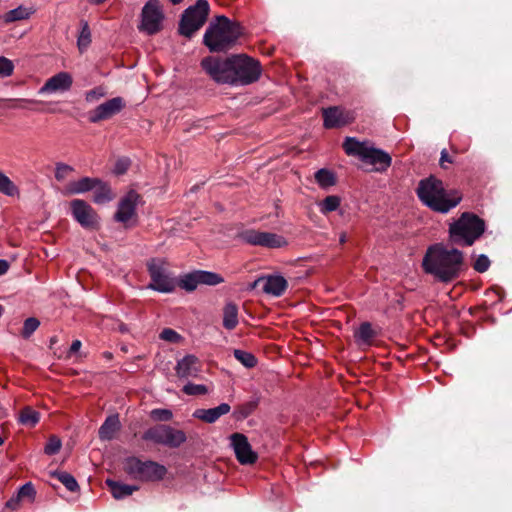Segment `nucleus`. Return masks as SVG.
<instances>
[{"label":"nucleus","instance_id":"ddd939ff","mask_svg":"<svg viewBox=\"0 0 512 512\" xmlns=\"http://www.w3.org/2000/svg\"><path fill=\"white\" fill-rule=\"evenodd\" d=\"M163 18L164 15L159 1L148 0L142 9L139 30L153 35L160 31Z\"/></svg>","mask_w":512,"mask_h":512},{"label":"nucleus","instance_id":"e2e57ef3","mask_svg":"<svg viewBox=\"0 0 512 512\" xmlns=\"http://www.w3.org/2000/svg\"><path fill=\"white\" fill-rule=\"evenodd\" d=\"M3 307L0 305V317L2 316Z\"/></svg>","mask_w":512,"mask_h":512},{"label":"nucleus","instance_id":"bb28decb","mask_svg":"<svg viewBox=\"0 0 512 512\" xmlns=\"http://www.w3.org/2000/svg\"><path fill=\"white\" fill-rule=\"evenodd\" d=\"M113 193L110 186L101 180L94 188L93 201L96 204H105L113 199Z\"/></svg>","mask_w":512,"mask_h":512},{"label":"nucleus","instance_id":"4468645a","mask_svg":"<svg viewBox=\"0 0 512 512\" xmlns=\"http://www.w3.org/2000/svg\"><path fill=\"white\" fill-rule=\"evenodd\" d=\"M322 116L323 125L326 129L343 127L355 120V114L353 111L339 106L323 108Z\"/></svg>","mask_w":512,"mask_h":512},{"label":"nucleus","instance_id":"9d476101","mask_svg":"<svg viewBox=\"0 0 512 512\" xmlns=\"http://www.w3.org/2000/svg\"><path fill=\"white\" fill-rule=\"evenodd\" d=\"M142 439L168 448H178L186 442L187 436L183 430L170 425L158 424L148 428L142 435Z\"/></svg>","mask_w":512,"mask_h":512},{"label":"nucleus","instance_id":"423d86ee","mask_svg":"<svg viewBox=\"0 0 512 512\" xmlns=\"http://www.w3.org/2000/svg\"><path fill=\"white\" fill-rule=\"evenodd\" d=\"M342 146L347 155L358 157L362 162L374 166L376 172H385L392 164V158L387 152L373 147L368 141L346 137Z\"/></svg>","mask_w":512,"mask_h":512},{"label":"nucleus","instance_id":"37998d69","mask_svg":"<svg viewBox=\"0 0 512 512\" xmlns=\"http://www.w3.org/2000/svg\"><path fill=\"white\" fill-rule=\"evenodd\" d=\"M13 71V62L4 56H0V78H6L11 76L13 74Z\"/></svg>","mask_w":512,"mask_h":512},{"label":"nucleus","instance_id":"f704fd0d","mask_svg":"<svg viewBox=\"0 0 512 512\" xmlns=\"http://www.w3.org/2000/svg\"><path fill=\"white\" fill-rule=\"evenodd\" d=\"M52 476L57 478L71 492L79 489L76 479L67 472H55Z\"/></svg>","mask_w":512,"mask_h":512},{"label":"nucleus","instance_id":"aec40b11","mask_svg":"<svg viewBox=\"0 0 512 512\" xmlns=\"http://www.w3.org/2000/svg\"><path fill=\"white\" fill-rule=\"evenodd\" d=\"M261 281H265L263 286V291L266 294H270L276 297H279L284 294L288 287V283L286 279L281 275H270L266 278L260 277L254 281L252 284V288H255L257 284Z\"/></svg>","mask_w":512,"mask_h":512},{"label":"nucleus","instance_id":"680f3d73","mask_svg":"<svg viewBox=\"0 0 512 512\" xmlns=\"http://www.w3.org/2000/svg\"><path fill=\"white\" fill-rule=\"evenodd\" d=\"M23 102H28V103H34L35 101L34 100H22Z\"/></svg>","mask_w":512,"mask_h":512},{"label":"nucleus","instance_id":"a19ab883","mask_svg":"<svg viewBox=\"0 0 512 512\" xmlns=\"http://www.w3.org/2000/svg\"><path fill=\"white\" fill-rule=\"evenodd\" d=\"M17 495L18 498L21 499V501L28 500L29 502H33L36 495V491L32 483L29 482L20 487Z\"/></svg>","mask_w":512,"mask_h":512},{"label":"nucleus","instance_id":"052dcab7","mask_svg":"<svg viewBox=\"0 0 512 512\" xmlns=\"http://www.w3.org/2000/svg\"><path fill=\"white\" fill-rule=\"evenodd\" d=\"M50 342H51V344L55 343L56 342V337H52Z\"/></svg>","mask_w":512,"mask_h":512},{"label":"nucleus","instance_id":"f8f14e48","mask_svg":"<svg viewBox=\"0 0 512 512\" xmlns=\"http://www.w3.org/2000/svg\"><path fill=\"white\" fill-rule=\"evenodd\" d=\"M70 209L74 219L85 229L98 230L100 217L95 209L86 201L74 199L70 202Z\"/></svg>","mask_w":512,"mask_h":512},{"label":"nucleus","instance_id":"cd10ccee","mask_svg":"<svg viewBox=\"0 0 512 512\" xmlns=\"http://www.w3.org/2000/svg\"><path fill=\"white\" fill-rule=\"evenodd\" d=\"M314 177H315L317 184L323 189L332 187V186L336 185V183H337V178H336L335 173L326 168L319 169L315 173Z\"/></svg>","mask_w":512,"mask_h":512},{"label":"nucleus","instance_id":"de8ad7c7","mask_svg":"<svg viewBox=\"0 0 512 512\" xmlns=\"http://www.w3.org/2000/svg\"><path fill=\"white\" fill-rule=\"evenodd\" d=\"M160 339L171 342V343H177L181 340V335L178 334L175 330L171 328H165L161 331L159 335Z\"/></svg>","mask_w":512,"mask_h":512},{"label":"nucleus","instance_id":"4d7b16f0","mask_svg":"<svg viewBox=\"0 0 512 512\" xmlns=\"http://www.w3.org/2000/svg\"><path fill=\"white\" fill-rule=\"evenodd\" d=\"M90 3H93V4H101L103 3L105 0H88Z\"/></svg>","mask_w":512,"mask_h":512},{"label":"nucleus","instance_id":"09e8293b","mask_svg":"<svg viewBox=\"0 0 512 512\" xmlns=\"http://www.w3.org/2000/svg\"><path fill=\"white\" fill-rule=\"evenodd\" d=\"M131 161L128 158H120L116 161L113 172L116 175H123L127 172L130 167Z\"/></svg>","mask_w":512,"mask_h":512},{"label":"nucleus","instance_id":"79ce46f5","mask_svg":"<svg viewBox=\"0 0 512 512\" xmlns=\"http://www.w3.org/2000/svg\"><path fill=\"white\" fill-rule=\"evenodd\" d=\"M91 42V33L88 24L85 22L82 30L80 32V35L78 37V47L80 50H83L88 47V45Z\"/></svg>","mask_w":512,"mask_h":512},{"label":"nucleus","instance_id":"e433bc0d","mask_svg":"<svg viewBox=\"0 0 512 512\" xmlns=\"http://www.w3.org/2000/svg\"><path fill=\"white\" fill-rule=\"evenodd\" d=\"M258 401H249L240 406L235 410V416L237 419H245L251 415L257 408Z\"/></svg>","mask_w":512,"mask_h":512},{"label":"nucleus","instance_id":"f03ea898","mask_svg":"<svg viewBox=\"0 0 512 512\" xmlns=\"http://www.w3.org/2000/svg\"><path fill=\"white\" fill-rule=\"evenodd\" d=\"M464 263L463 253L458 249H447L442 244L430 246L423 258L426 273L440 282H452L460 275Z\"/></svg>","mask_w":512,"mask_h":512},{"label":"nucleus","instance_id":"473e14b6","mask_svg":"<svg viewBox=\"0 0 512 512\" xmlns=\"http://www.w3.org/2000/svg\"><path fill=\"white\" fill-rule=\"evenodd\" d=\"M198 285L200 283L198 282L197 271L185 274L179 280V286L188 292L194 291Z\"/></svg>","mask_w":512,"mask_h":512},{"label":"nucleus","instance_id":"a18cd8bd","mask_svg":"<svg viewBox=\"0 0 512 512\" xmlns=\"http://www.w3.org/2000/svg\"><path fill=\"white\" fill-rule=\"evenodd\" d=\"M489 267H490V260L484 254L479 255L476 258L475 262L473 263L474 270L479 273L486 272L489 269Z\"/></svg>","mask_w":512,"mask_h":512},{"label":"nucleus","instance_id":"7c9ffc66","mask_svg":"<svg viewBox=\"0 0 512 512\" xmlns=\"http://www.w3.org/2000/svg\"><path fill=\"white\" fill-rule=\"evenodd\" d=\"M197 275L198 282L203 285L215 286L224 282V279L214 272L197 270Z\"/></svg>","mask_w":512,"mask_h":512},{"label":"nucleus","instance_id":"4c0bfd02","mask_svg":"<svg viewBox=\"0 0 512 512\" xmlns=\"http://www.w3.org/2000/svg\"><path fill=\"white\" fill-rule=\"evenodd\" d=\"M150 418L157 422H167L172 420L173 413L170 409L156 408L151 410Z\"/></svg>","mask_w":512,"mask_h":512},{"label":"nucleus","instance_id":"13d9d810","mask_svg":"<svg viewBox=\"0 0 512 512\" xmlns=\"http://www.w3.org/2000/svg\"><path fill=\"white\" fill-rule=\"evenodd\" d=\"M183 0H170V2L174 5H177L179 3H181Z\"/></svg>","mask_w":512,"mask_h":512},{"label":"nucleus","instance_id":"bf43d9fd","mask_svg":"<svg viewBox=\"0 0 512 512\" xmlns=\"http://www.w3.org/2000/svg\"><path fill=\"white\" fill-rule=\"evenodd\" d=\"M451 149H452V151H453V152H455V153H457V152L459 151V150H457V149L455 148L454 144H452V145H451Z\"/></svg>","mask_w":512,"mask_h":512},{"label":"nucleus","instance_id":"6ab92c4d","mask_svg":"<svg viewBox=\"0 0 512 512\" xmlns=\"http://www.w3.org/2000/svg\"><path fill=\"white\" fill-rule=\"evenodd\" d=\"M175 371L179 378H196L201 372L200 361L195 355H186L177 362Z\"/></svg>","mask_w":512,"mask_h":512},{"label":"nucleus","instance_id":"1a4fd4ad","mask_svg":"<svg viewBox=\"0 0 512 512\" xmlns=\"http://www.w3.org/2000/svg\"><path fill=\"white\" fill-rule=\"evenodd\" d=\"M210 7L207 0H197L195 5L189 6L182 14L179 22V33L190 38L206 22Z\"/></svg>","mask_w":512,"mask_h":512},{"label":"nucleus","instance_id":"8fccbe9b","mask_svg":"<svg viewBox=\"0 0 512 512\" xmlns=\"http://www.w3.org/2000/svg\"><path fill=\"white\" fill-rule=\"evenodd\" d=\"M73 169L71 166L67 164H57L55 178L59 181L63 180L68 172H71Z\"/></svg>","mask_w":512,"mask_h":512},{"label":"nucleus","instance_id":"dca6fc26","mask_svg":"<svg viewBox=\"0 0 512 512\" xmlns=\"http://www.w3.org/2000/svg\"><path fill=\"white\" fill-rule=\"evenodd\" d=\"M125 107V101L122 97H114L106 102L98 105L89 113V121L91 123H98L108 120L120 113Z\"/></svg>","mask_w":512,"mask_h":512},{"label":"nucleus","instance_id":"58836bf2","mask_svg":"<svg viewBox=\"0 0 512 512\" xmlns=\"http://www.w3.org/2000/svg\"><path fill=\"white\" fill-rule=\"evenodd\" d=\"M40 322L37 318L30 317L24 321V325L21 331L23 338L28 339L39 327Z\"/></svg>","mask_w":512,"mask_h":512},{"label":"nucleus","instance_id":"393cba45","mask_svg":"<svg viewBox=\"0 0 512 512\" xmlns=\"http://www.w3.org/2000/svg\"><path fill=\"white\" fill-rule=\"evenodd\" d=\"M105 483L109 487L115 499H122L124 497L131 495L134 491L138 490L137 486L123 484L112 479H107Z\"/></svg>","mask_w":512,"mask_h":512},{"label":"nucleus","instance_id":"0eeeda50","mask_svg":"<svg viewBox=\"0 0 512 512\" xmlns=\"http://www.w3.org/2000/svg\"><path fill=\"white\" fill-rule=\"evenodd\" d=\"M123 470L131 479L142 482H158L164 479L167 474L164 465L152 460L143 461L135 456L124 460Z\"/></svg>","mask_w":512,"mask_h":512},{"label":"nucleus","instance_id":"5fc2aeb1","mask_svg":"<svg viewBox=\"0 0 512 512\" xmlns=\"http://www.w3.org/2000/svg\"><path fill=\"white\" fill-rule=\"evenodd\" d=\"M81 341L80 340H74L70 347V353H76L81 348Z\"/></svg>","mask_w":512,"mask_h":512},{"label":"nucleus","instance_id":"3c124183","mask_svg":"<svg viewBox=\"0 0 512 512\" xmlns=\"http://www.w3.org/2000/svg\"><path fill=\"white\" fill-rule=\"evenodd\" d=\"M453 158L448 154L446 149H443L441 151V157H440V166L444 169H446L445 163H453Z\"/></svg>","mask_w":512,"mask_h":512},{"label":"nucleus","instance_id":"b1692460","mask_svg":"<svg viewBox=\"0 0 512 512\" xmlns=\"http://www.w3.org/2000/svg\"><path fill=\"white\" fill-rule=\"evenodd\" d=\"M99 183V179L97 178H90V177H83L79 179L78 181L70 182L66 186L67 194L73 195V194H81L88 192L90 190H93L97 184Z\"/></svg>","mask_w":512,"mask_h":512},{"label":"nucleus","instance_id":"ea45409f","mask_svg":"<svg viewBox=\"0 0 512 512\" xmlns=\"http://www.w3.org/2000/svg\"><path fill=\"white\" fill-rule=\"evenodd\" d=\"M182 391L186 395H205L208 393V388L203 384L187 383L183 386Z\"/></svg>","mask_w":512,"mask_h":512},{"label":"nucleus","instance_id":"7ed1b4c3","mask_svg":"<svg viewBox=\"0 0 512 512\" xmlns=\"http://www.w3.org/2000/svg\"><path fill=\"white\" fill-rule=\"evenodd\" d=\"M416 194L430 210L443 214L455 208L462 200V195L458 191H447L442 180L435 176L420 180Z\"/></svg>","mask_w":512,"mask_h":512},{"label":"nucleus","instance_id":"5701e85b","mask_svg":"<svg viewBox=\"0 0 512 512\" xmlns=\"http://www.w3.org/2000/svg\"><path fill=\"white\" fill-rule=\"evenodd\" d=\"M121 424L118 415H111L106 418L99 428V438L101 440H112L115 434L120 430Z\"/></svg>","mask_w":512,"mask_h":512},{"label":"nucleus","instance_id":"c85d7f7f","mask_svg":"<svg viewBox=\"0 0 512 512\" xmlns=\"http://www.w3.org/2000/svg\"><path fill=\"white\" fill-rule=\"evenodd\" d=\"M40 420V414L31 407H25L19 414V421L26 426L34 427Z\"/></svg>","mask_w":512,"mask_h":512},{"label":"nucleus","instance_id":"2f4dec72","mask_svg":"<svg viewBox=\"0 0 512 512\" xmlns=\"http://www.w3.org/2000/svg\"><path fill=\"white\" fill-rule=\"evenodd\" d=\"M341 204V198L337 195H329L322 202L319 203L321 213L328 214L336 211Z\"/></svg>","mask_w":512,"mask_h":512},{"label":"nucleus","instance_id":"c756f323","mask_svg":"<svg viewBox=\"0 0 512 512\" xmlns=\"http://www.w3.org/2000/svg\"><path fill=\"white\" fill-rule=\"evenodd\" d=\"M31 14H32L31 10H29L23 6H19L15 9L8 11L4 15V21L6 23H12V22L19 21V20H25V19H28Z\"/></svg>","mask_w":512,"mask_h":512},{"label":"nucleus","instance_id":"412c9836","mask_svg":"<svg viewBox=\"0 0 512 512\" xmlns=\"http://www.w3.org/2000/svg\"><path fill=\"white\" fill-rule=\"evenodd\" d=\"M230 409L231 407L229 404L222 403L219 406L210 409H197L194 411L193 417L205 423H214L222 415L229 413Z\"/></svg>","mask_w":512,"mask_h":512},{"label":"nucleus","instance_id":"c9c22d12","mask_svg":"<svg viewBox=\"0 0 512 512\" xmlns=\"http://www.w3.org/2000/svg\"><path fill=\"white\" fill-rule=\"evenodd\" d=\"M233 354H234V357L241 364H243L246 368H253L257 365L256 357L250 352L240 350V349H235Z\"/></svg>","mask_w":512,"mask_h":512},{"label":"nucleus","instance_id":"72a5a7b5","mask_svg":"<svg viewBox=\"0 0 512 512\" xmlns=\"http://www.w3.org/2000/svg\"><path fill=\"white\" fill-rule=\"evenodd\" d=\"M0 192L6 196H15L19 193L17 186L0 171Z\"/></svg>","mask_w":512,"mask_h":512},{"label":"nucleus","instance_id":"9b49d317","mask_svg":"<svg viewBox=\"0 0 512 512\" xmlns=\"http://www.w3.org/2000/svg\"><path fill=\"white\" fill-rule=\"evenodd\" d=\"M240 237L247 244L270 249L283 248L288 245V241L285 237L273 232L249 229L242 232Z\"/></svg>","mask_w":512,"mask_h":512},{"label":"nucleus","instance_id":"864d4df0","mask_svg":"<svg viewBox=\"0 0 512 512\" xmlns=\"http://www.w3.org/2000/svg\"><path fill=\"white\" fill-rule=\"evenodd\" d=\"M9 269V263L6 260L0 259V276L5 274Z\"/></svg>","mask_w":512,"mask_h":512},{"label":"nucleus","instance_id":"4be33fe9","mask_svg":"<svg viewBox=\"0 0 512 512\" xmlns=\"http://www.w3.org/2000/svg\"><path fill=\"white\" fill-rule=\"evenodd\" d=\"M377 335L370 322H362L354 331L353 337L359 347H370Z\"/></svg>","mask_w":512,"mask_h":512},{"label":"nucleus","instance_id":"f257e3e1","mask_svg":"<svg viewBox=\"0 0 512 512\" xmlns=\"http://www.w3.org/2000/svg\"><path fill=\"white\" fill-rule=\"evenodd\" d=\"M205 73L217 84L246 86L258 81L262 67L258 60L245 54L227 58L207 56L200 63Z\"/></svg>","mask_w":512,"mask_h":512},{"label":"nucleus","instance_id":"c03bdc74","mask_svg":"<svg viewBox=\"0 0 512 512\" xmlns=\"http://www.w3.org/2000/svg\"><path fill=\"white\" fill-rule=\"evenodd\" d=\"M60 448L61 440L56 436H51L44 447V452L47 455H54L59 452Z\"/></svg>","mask_w":512,"mask_h":512},{"label":"nucleus","instance_id":"2eb2a0df","mask_svg":"<svg viewBox=\"0 0 512 512\" xmlns=\"http://www.w3.org/2000/svg\"><path fill=\"white\" fill-rule=\"evenodd\" d=\"M230 441L236 459L240 464L252 465L257 461L258 455L252 450L248 438L244 434L233 433L230 436Z\"/></svg>","mask_w":512,"mask_h":512},{"label":"nucleus","instance_id":"39448f33","mask_svg":"<svg viewBox=\"0 0 512 512\" xmlns=\"http://www.w3.org/2000/svg\"><path fill=\"white\" fill-rule=\"evenodd\" d=\"M485 222L474 213L464 212L449 226V240L459 246H472L485 232Z\"/></svg>","mask_w":512,"mask_h":512},{"label":"nucleus","instance_id":"f3484780","mask_svg":"<svg viewBox=\"0 0 512 512\" xmlns=\"http://www.w3.org/2000/svg\"><path fill=\"white\" fill-rule=\"evenodd\" d=\"M141 196L135 190H130L127 194L121 198L118 209L114 215V219L117 222L123 223L128 227L129 221L136 217V207Z\"/></svg>","mask_w":512,"mask_h":512},{"label":"nucleus","instance_id":"a878e982","mask_svg":"<svg viewBox=\"0 0 512 512\" xmlns=\"http://www.w3.org/2000/svg\"><path fill=\"white\" fill-rule=\"evenodd\" d=\"M238 323V307L235 303L229 302L223 308V327L227 330H233Z\"/></svg>","mask_w":512,"mask_h":512},{"label":"nucleus","instance_id":"49530a36","mask_svg":"<svg viewBox=\"0 0 512 512\" xmlns=\"http://www.w3.org/2000/svg\"><path fill=\"white\" fill-rule=\"evenodd\" d=\"M106 95V90L102 86L95 87L85 94V100L87 102H94Z\"/></svg>","mask_w":512,"mask_h":512},{"label":"nucleus","instance_id":"6e6552de","mask_svg":"<svg viewBox=\"0 0 512 512\" xmlns=\"http://www.w3.org/2000/svg\"><path fill=\"white\" fill-rule=\"evenodd\" d=\"M168 266L165 258L154 257L147 261L146 267L151 279L148 288L161 293L175 290L176 282L168 271Z\"/></svg>","mask_w":512,"mask_h":512},{"label":"nucleus","instance_id":"a211bd4d","mask_svg":"<svg viewBox=\"0 0 512 512\" xmlns=\"http://www.w3.org/2000/svg\"><path fill=\"white\" fill-rule=\"evenodd\" d=\"M73 84V78L68 72H59L50 77L40 88L39 93H56L68 91Z\"/></svg>","mask_w":512,"mask_h":512},{"label":"nucleus","instance_id":"20e7f679","mask_svg":"<svg viewBox=\"0 0 512 512\" xmlns=\"http://www.w3.org/2000/svg\"><path fill=\"white\" fill-rule=\"evenodd\" d=\"M239 23L226 16H217L205 31L203 43L211 52H226L234 47L241 36Z\"/></svg>","mask_w":512,"mask_h":512},{"label":"nucleus","instance_id":"603ef678","mask_svg":"<svg viewBox=\"0 0 512 512\" xmlns=\"http://www.w3.org/2000/svg\"><path fill=\"white\" fill-rule=\"evenodd\" d=\"M21 501L20 498H18V495L16 497L11 498L7 501L6 506L10 509H17L19 507V502Z\"/></svg>","mask_w":512,"mask_h":512},{"label":"nucleus","instance_id":"6e6d98bb","mask_svg":"<svg viewBox=\"0 0 512 512\" xmlns=\"http://www.w3.org/2000/svg\"><path fill=\"white\" fill-rule=\"evenodd\" d=\"M346 239H347V238H346V234H345V233H342V234L340 235L339 242H340L341 244H344V243L346 242Z\"/></svg>","mask_w":512,"mask_h":512}]
</instances>
